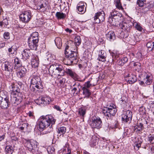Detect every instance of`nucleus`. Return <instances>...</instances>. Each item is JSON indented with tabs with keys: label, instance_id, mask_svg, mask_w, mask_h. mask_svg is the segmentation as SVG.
Returning a JSON list of instances; mask_svg holds the SVG:
<instances>
[{
	"label": "nucleus",
	"instance_id": "1",
	"mask_svg": "<svg viewBox=\"0 0 154 154\" xmlns=\"http://www.w3.org/2000/svg\"><path fill=\"white\" fill-rule=\"evenodd\" d=\"M76 47L75 43L72 41L70 40L67 42L65 49L66 59L65 60V62L67 61V64L70 65L73 63L74 60L76 59L77 53L72 51L74 49L75 50Z\"/></svg>",
	"mask_w": 154,
	"mask_h": 154
},
{
	"label": "nucleus",
	"instance_id": "2",
	"mask_svg": "<svg viewBox=\"0 0 154 154\" xmlns=\"http://www.w3.org/2000/svg\"><path fill=\"white\" fill-rule=\"evenodd\" d=\"M56 121V120L51 115L42 116L39 120V128L40 130H43L51 125V126L49 127L50 130L47 131V133H49L52 131V125L55 124Z\"/></svg>",
	"mask_w": 154,
	"mask_h": 154
},
{
	"label": "nucleus",
	"instance_id": "3",
	"mask_svg": "<svg viewBox=\"0 0 154 154\" xmlns=\"http://www.w3.org/2000/svg\"><path fill=\"white\" fill-rule=\"evenodd\" d=\"M11 91V102L12 104H19L22 101L23 95L20 92L19 88L15 85H12L10 87Z\"/></svg>",
	"mask_w": 154,
	"mask_h": 154
},
{
	"label": "nucleus",
	"instance_id": "4",
	"mask_svg": "<svg viewBox=\"0 0 154 154\" xmlns=\"http://www.w3.org/2000/svg\"><path fill=\"white\" fill-rule=\"evenodd\" d=\"M49 74L54 78L64 75L65 71L62 66L57 64L51 65L49 69Z\"/></svg>",
	"mask_w": 154,
	"mask_h": 154
},
{
	"label": "nucleus",
	"instance_id": "5",
	"mask_svg": "<svg viewBox=\"0 0 154 154\" xmlns=\"http://www.w3.org/2000/svg\"><path fill=\"white\" fill-rule=\"evenodd\" d=\"M31 84L30 89L31 91L34 92H36V91H42L43 86L41 79L38 76H33L31 80Z\"/></svg>",
	"mask_w": 154,
	"mask_h": 154
},
{
	"label": "nucleus",
	"instance_id": "6",
	"mask_svg": "<svg viewBox=\"0 0 154 154\" xmlns=\"http://www.w3.org/2000/svg\"><path fill=\"white\" fill-rule=\"evenodd\" d=\"M122 16V14L116 11H112L110 13L108 19V22L113 25H115L116 22H119V20Z\"/></svg>",
	"mask_w": 154,
	"mask_h": 154
},
{
	"label": "nucleus",
	"instance_id": "7",
	"mask_svg": "<svg viewBox=\"0 0 154 154\" xmlns=\"http://www.w3.org/2000/svg\"><path fill=\"white\" fill-rule=\"evenodd\" d=\"M26 146L29 150L33 154H41L37 146L36 142L33 140H28L26 142Z\"/></svg>",
	"mask_w": 154,
	"mask_h": 154
},
{
	"label": "nucleus",
	"instance_id": "8",
	"mask_svg": "<svg viewBox=\"0 0 154 154\" xmlns=\"http://www.w3.org/2000/svg\"><path fill=\"white\" fill-rule=\"evenodd\" d=\"M110 54L112 57V61H115L117 60L116 62L119 65H123L128 61V58L126 57H124L120 59L119 58V55L116 53L112 52Z\"/></svg>",
	"mask_w": 154,
	"mask_h": 154
},
{
	"label": "nucleus",
	"instance_id": "9",
	"mask_svg": "<svg viewBox=\"0 0 154 154\" xmlns=\"http://www.w3.org/2000/svg\"><path fill=\"white\" fill-rule=\"evenodd\" d=\"M51 100L48 97H39L38 98L35 100V103L41 106H44L49 104Z\"/></svg>",
	"mask_w": 154,
	"mask_h": 154
},
{
	"label": "nucleus",
	"instance_id": "10",
	"mask_svg": "<svg viewBox=\"0 0 154 154\" xmlns=\"http://www.w3.org/2000/svg\"><path fill=\"white\" fill-rule=\"evenodd\" d=\"M90 125L92 128L98 129L101 128L102 122L99 117L95 116L93 118Z\"/></svg>",
	"mask_w": 154,
	"mask_h": 154
},
{
	"label": "nucleus",
	"instance_id": "11",
	"mask_svg": "<svg viewBox=\"0 0 154 154\" xmlns=\"http://www.w3.org/2000/svg\"><path fill=\"white\" fill-rule=\"evenodd\" d=\"M111 108L106 107L105 109L103 110V113L106 117L108 120L112 116H114L117 112L116 109L113 106Z\"/></svg>",
	"mask_w": 154,
	"mask_h": 154
},
{
	"label": "nucleus",
	"instance_id": "12",
	"mask_svg": "<svg viewBox=\"0 0 154 154\" xmlns=\"http://www.w3.org/2000/svg\"><path fill=\"white\" fill-rule=\"evenodd\" d=\"M32 17L31 11L30 10L24 11L20 16L21 20L24 23H27L30 21Z\"/></svg>",
	"mask_w": 154,
	"mask_h": 154
},
{
	"label": "nucleus",
	"instance_id": "13",
	"mask_svg": "<svg viewBox=\"0 0 154 154\" xmlns=\"http://www.w3.org/2000/svg\"><path fill=\"white\" fill-rule=\"evenodd\" d=\"M105 16L104 11L97 13L94 17V22L96 23H99L105 20Z\"/></svg>",
	"mask_w": 154,
	"mask_h": 154
},
{
	"label": "nucleus",
	"instance_id": "14",
	"mask_svg": "<svg viewBox=\"0 0 154 154\" xmlns=\"http://www.w3.org/2000/svg\"><path fill=\"white\" fill-rule=\"evenodd\" d=\"M132 113L129 110H127L122 116V121L125 123L129 124L131 122Z\"/></svg>",
	"mask_w": 154,
	"mask_h": 154
},
{
	"label": "nucleus",
	"instance_id": "15",
	"mask_svg": "<svg viewBox=\"0 0 154 154\" xmlns=\"http://www.w3.org/2000/svg\"><path fill=\"white\" fill-rule=\"evenodd\" d=\"M132 113L129 110H127L122 116V121L125 123L129 124L131 122Z\"/></svg>",
	"mask_w": 154,
	"mask_h": 154
},
{
	"label": "nucleus",
	"instance_id": "16",
	"mask_svg": "<svg viewBox=\"0 0 154 154\" xmlns=\"http://www.w3.org/2000/svg\"><path fill=\"white\" fill-rule=\"evenodd\" d=\"M143 80L146 85H150L153 81V76L150 73H145Z\"/></svg>",
	"mask_w": 154,
	"mask_h": 154
},
{
	"label": "nucleus",
	"instance_id": "17",
	"mask_svg": "<svg viewBox=\"0 0 154 154\" xmlns=\"http://www.w3.org/2000/svg\"><path fill=\"white\" fill-rule=\"evenodd\" d=\"M3 70L10 73L12 72L13 68V64L8 62H6L2 65Z\"/></svg>",
	"mask_w": 154,
	"mask_h": 154
},
{
	"label": "nucleus",
	"instance_id": "18",
	"mask_svg": "<svg viewBox=\"0 0 154 154\" xmlns=\"http://www.w3.org/2000/svg\"><path fill=\"white\" fill-rule=\"evenodd\" d=\"M125 80H127L128 82L130 84H132L134 83L137 81V77L134 75L131 74H129L126 76Z\"/></svg>",
	"mask_w": 154,
	"mask_h": 154
},
{
	"label": "nucleus",
	"instance_id": "19",
	"mask_svg": "<svg viewBox=\"0 0 154 154\" xmlns=\"http://www.w3.org/2000/svg\"><path fill=\"white\" fill-rule=\"evenodd\" d=\"M23 56L28 59L32 58L34 57L33 55L32 51L29 49H26L23 50L22 53Z\"/></svg>",
	"mask_w": 154,
	"mask_h": 154
},
{
	"label": "nucleus",
	"instance_id": "20",
	"mask_svg": "<svg viewBox=\"0 0 154 154\" xmlns=\"http://www.w3.org/2000/svg\"><path fill=\"white\" fill-rule=\"evenodd\" d=\"M39 38L38 33L35 32H33L28 38V41L34 42H39Z\"/></svg>",
	"mask_w": 154,
	"mask_h": 154
},
{
	"label": "nucleus",
	"instance_id": "21",
	"mask_svg": "<svg viewBox=\"0 0 154 154\" xmlns=\"http://www.w3.org/2000/svg\"><path fill=\"white\" fill-rule=\"evenodd\" d=\"M106 35L107 39L111 42L113 41L116 38L115 33L112 31H109Z\"/></svg>",
	"mask_w": 154,
	"mask_h": 154
},
{
	"label": "nucleus",
	"instance_id": "22",
	"mask_svg": "<svg viewBox=\"0 0 154 154\" xmlns=\"http://www.w3.org/2000/svg\"><path fill=\"white\" fill-rule=\"evenodd\" d=\"M11 102L10 101L8 97H6L4 100H2L0 104L1 107L3 109H6L8 107L9 103Z\"/></svg>",
	"mask_w": 154,
	"mask_h": 154
},
{
	"label": "nucleus",
	"instance_id": "23",
	"mask_svg": "<svg viewBox=\"0 0 154 154\" xmlns=\"http://www.w3.org/2000/svg\"><path fill=\"white\" fill-rule=\"evenodd\" d=\"M135 141H134V148L135 150H138L141 146V144L142 143V139L140 138H135Z\"/></svg>",
	"mask_w": 154,
	"mask_h": 154
},
{
	"label": "nucleus",
	"instance_id": "24",
	"mask_svg": "<svg viewBox=\"0 0 154 154\" xmlns=\"http://www.w3.org/2000/svg\"><path fill=\"white\" fill-rule=\"evenodd\" d=\"M106 57V53L104 50H101L99 53L97 60L100 61L105 62Z\"/></svg>",
	"mask_w": 154,
	"mask_h": 154
},
{
	"label": "nucleus",
	"instance_id": "25",
	"mask_svg": "<svg viewBox=\"0 0 154 154\" xmlns=\"http://www.w3.org/2000/svg\"><path fill=\"white\" fill-rule=\"evenodd\" d=\"M28 45L29 48L32 50H36L38 45V42L28 41Z\"/></svg>",
	"mask_w": 154,
	"mask_h": 154
},
{
	"label": "nucleus",
	"instance_id": "26",
	"mask_svg": "<svg viewBox=\"0 0 154 154\" xmlns=\"http://www.w3.org/2000/svg\"><path fill=\"white\" fill-rule=\"evenodd\" d=\"M154 6V2L151 1L147 4H145L143 6L144 12H146Z\"/></svg>",
	"mask_w": 154,
	"mask_h": 154
},
{
	"label": "nucleus",
	"instance_id": "27",
	"mask_svg": "<svg viewBox=\"0 0 154 154\" xmlns=\"http://www.w3.org/2000/svg\"><path fill=\"white\" fill-rule=\"evenodd\" d=\"M47 5L45 2L40 3L37 5V9L41 12H44L46 10Z\"/></svg>",
	"mask_w": 154,
	"mask_h": 154
},
{
	"label": "nucleus",
	"instance_id": "28",
	"mask_svg": "<svg viewBox=\"0 0 154 154\" xmlns=\"http://www.w3.org/2000/svg\"><path fill=\"white\" fill-rule=\"evenodd\" d=\"M119 26L122 30L126 31L127 32H129L131 28V26L125 23L120 24Z\"/></svg>",
	"mask_w": 154,
	"mask_h": 154
},
{
	"label": "nucleus",
	"instance_id": "29",
	"mask_svg": "<svg viewBox=\"0 0 154 154\" xmlns=\"http://www.w3.org/2000/svg\"><path fill=\"white\" fill-rule=\"evenodd\" d=\"M31 64L32 66L36 67L38 66L39 64V60L38 58L35 56H34L33 58H31Z\"/></svg>",
	"mask_w": 154,
	"mask_h": 154
},
{
	"label": "nucleus",
	"instance_id": "30",
	"mask_svg": "<svg viewBox=\"0 0 154 154\" xmlns=\"http://www.w3.org/2000/svg\"><path fill=\"white\" fill-rule=\"evenodd\" d=\"M26 70L25 68L24 67H21V69L19 71L17 72V76L20 78H23L25 77L26 74Z\"/></svg>",
	"mask_w": 154,
	"mask_h": 154
},
{
	"label": "nucleus",
	"instance_id": "31",
	"mask_svg": "<svg viewBox=\"0 0 154 154\" xmlns=\"http://www.w3.org/2000/svg\"><path fill=\"white\" fill-rule=\"evenodd\" d=\"M14 68L15 69H18L22 66L21 60L18 58L16 57L14 59Z\"/></svg>",
	"mask_w": 154,
	"mask_h": 154
},
{
	"label": "nucleus",
	"instance_id": "32",
	"mask_svg": "<svg viewBox=\"0 0 154 154\" xmlns=\"http://www.w3.org/2000/svg\"><path fill=\"white\" fill-rule=\"evenodd\" d=\"M66 128L65 127L63 126L59 128L57 131V136H60L62 135H63L66 133Z\"/></svg>",
	"mask_w": 154,
	"mask_h": 154
},
{
	"label": "nucleus",
	"instance_id": "33",
	"mask_svg": "<svg viewBox=\"0 0 154 154\" xmlns=\"http://www.w3.org/2000/svg\"><path fill=\"white\" fill-rule=\"evenodd\" d=\"M56 46L58 48H60L62 44V39L60 38H56L54 40Z\"/></svg>",
	"mask_w": 154,
	"mask_h": 154
},
{
	"label": "nucleus",
	"instance_id": "34",
	"mask_svg": "<svg viewBox=\"0 0 154 154\" xmlns=\"http://www.w3.org/2000/svg\"><path fill=\"white\" fill-rule=\"evenodd\" d=\"M98 138L95 136H93L91 140V145L92 147H94L98 144Z\"/></svg>",
	"mask_w": 154,
	"mask_h": 154
},
{
	"label": "nucleus",
	"instance_id": "35",
	"mask_svg": "<svg viewBox=\"0 0 154 154\" xmlns=\"http://www.w3.org/2000/svg\"><path fill=\"white\" fill-rule=\"evenodd\" d=\"M85 8L84 4L82 2H80L78 5L77 9L79 12H84L85 11L84 10Z\"/></svg>",
	"mask_w": 154,
	"mask_h": 154
},
{
	"label": "nucleus",
	"instance_id": "36",
	"mask_svg": "<svg viewBox=\"0 0 154 154\" xmlns=\"http://www.w3.org/2000/svg\"><path fill=\"white\" fill-rule=\"evenodd\" d=\"M143 128V125L142 123H140L139 124H137V126L134 127V131L137 130L136 131L139 133L142 130Z\"/></svg>",
	"mask_w": 154,
	"mask_h": 154
},
{
	"label": "nucleus",
	"instance_id": "37",
	"mask_svg": "<svg viewBox=\"0 0 154 154\" xmlns=\"http://www.w3.org/2000/svg\"><path fill=\"white\" fill-rule=\"evenodd\" d=\"M82 90H83V94L85 95V97L88 98L91 95V92L88 89L85 88H82Z\"/></svg>",
	"mask_w": 154,
	"mask_h": 154
},
{
	"label": "nucleus",
	"instance_id": "38",
	"mask_svg": "<svg viewBox=\"0 0 154 154\" xmlns=\"http://www.w3.org/2000/svg\"><path fill=\"white\" fill-rule=\"evenodd\" d=\"M56 16L58 19H63L65 18L66 15L63 13L57 12L56 13Z\"/></svg>",
	"mask_w": 154,
	"mask_h": 154
},
{
	"label": "nucleus",
	"instance_id": "39",
	"mask_svg": "<svg viewBox=\"0 0 154 154\" xmlns=\"http://www.w3.org/2000/svg\"><path fill=\"white\" fill-rule=\"evenodd\" d=\"M153 44V43L152 42H149L147 43L146 46L148 48V50L149 51H151L154 50L153 46L154 44Z\"/></svg>",
	"mask_w": 154,
	"mask_h": 154
},
{
	"label": "nucleus",
	"instance_id": "40",
	"mask_svg": "<svg viewBox=\"0 0 154 154\" xmlns=\"http://www.w3.org/2000/svg\"><path fill=\"white\" fill-rule=\"evenodd\" d=\"M81 42V40L80 36H77L75 38V42L74 43H75L76 48H77V46H79L80 45Z\"/></svg>",
	"mask_w": 154,
	"mask_h": 154
},
{
	"label": "nucleus",
	"instance_id": "41",
	"mask_svg": "<svg viewBox=\"0 0 154 154\" xmlns=\"http://www.w3.org/2000/svg\"><path fill=\"white\" fill-rule=\"evenodd\" d=\"M133 24L137 30L140 31H142L143 28L140 26V24L139 23L135 22L133 23Z\"/></svg>",
	"mask_w": 154,
	"mask_h": 154
},
{
	"label": "nucleus",
	"instance_id": "42",
	"mask_svg": "<svg viewBox=\"0 0 154 154\" xmlns=\"http://www.w3.org/2000/svg\"><path fill=\"white\" fill-rule=\"evenodd\" d=\"M78 113L80 116L84 117L86 113V109L84 108H80L79 109Z\"/></svg>",
	"mask_w": 154,
	"mask_h": 154
},
{
	"label": "nucleus",
	"instance_id": "43",
	"mask_svg": "<svg viewBox=\"0 0 154 154\" xmlns=\"http://www.w3.org/2000/svg\"><path fill=\"white\" fill-rule=\"evenodd\" d=\"M8 24L7 19H4L2 21L0 22V26L2 28H4Z\"/></svg>",
	"mask_w": 154,
	"mask_h": 154
},
{
	"label": "nucleus",
	"instance_id": "44",
	"mask_svg": "<svg viewBox=\"0 0 154 154\" xmlns=\"http://www.w3.org/2000/svg\"><path fill=\"white\" fill-rule=\"evenodd\" d=\"M65 72L72 78H73L75 76V73L70 69H67Z\"/></svg>",
	"mask_w": 154,
	"mask_h": 154
},
{
	"label": "nucleus",
	"instance_id": "45",
	"mask_svg": "<svg viewBox=\"0 0 154 154\" xmlns=\"http://www.w3.org/2000/svg\"><path fill=\"white\" fill-rule=\"evenodd\" d=\"M129 130L128 129H125L123 134V137H128L130 136V132L129 131Z\"/></svg>",
	"mask_w": 154,
	"mask_h": 154
},
{
	"label": "nucleus",
	"instance_id": "46",
	"mask_svg": "<svg viewBox=\"0 0 154 154\" xmlns=\"http://www.w3.org/2000/svg\"><path fill=\"white\" fill-rule=\"evenodd\" d=\"M115 3V5L116 7L118 9L120 10H121L122 11L124 9L120 1L117 2Z\"/></svg>",
	"mask_w": 154,
	"mask_h": 154
},
{
	"label": "nucleus",
	"instance_id": "47",
	"mask_svg": "<svg viewBox=\"0 0 154 154\" xmlns=\"http://www.w3.org/2000/svg\"><path fill=\"white\" fill-rule=\"evenodd\" d=\"M6 151L8 153L11 154L13 152V148L11 146H6Z\"/></svg>",
	"mask_w": 154,
	"mask_h": 154
},
{
	"label": "nucleus",
	"instance_id": "48",
	"mask_svg": "<svg viewBox=\"0 0 154 154\" xmlns=\"http://www.w3.org/2000/svg\"><path fill=\"white\" fill-rule=\"evenodd\" d=\"M14 45L12 46L11 48L8 49V51L11 54H14L16 52V49L14 48Z\"/></svg>",
	"mask_w": 154,
	"mask_h": 154
},
{
	"label": "nucleus",
	"instance_id": "49",
	"mask_svg": "<svg viewBox=\"0 0 154 154\" xmlns=\"http://www.w3.org/2000/svg\"><path fill=\"white\" fill-rule=\"evenodd\" d=\"M146 2V0H138L137 1V3L140 7L144 6V2Z\"/></svg>",
	"mask_w": 154,
	"mask_h": 154
},
{
	"label": "nucleus",
	"instance_id": "50",
	"mask_svg": "<svg viewBox=\"0 0 154 154\" xmlns=\"http://www.w3.org/2000/svg\"><path fill=\"white\" fill-rule=\"evenodd\" d=\"M90 82L88 81L85 82L84 85V86L82 88H85L88 89L91 87V84L90 83Z\"/></svg>",
	"mask_w": 154,
	"mask_h": 154
},
{
	"label": "nucleus",
	"instance_id": "51",
	"mask_svg": "<svg viewBox=\"0 0 154 154\" xmlns=\"http://www.w3.org/2000/svg\"><path fill=\"white\" fill-rule=\"evenodd\" d=\"M59 79H58V82L61 85H64V84L65 83L66 79L65 78H62L61 79H60V78H58Z\"/></svg>",
	"mask_w": 154,
	"mask_h": 154
},
{
	"label": "nucleus",
	"instance_id": "52",
	"mask_svg": "<svg viewBox=\"0 0 154 154\" xmlns=\"http://www.w3.org/2000/svg\"><path fill=\"white\" fill-rule=\"evenodd\" d=\"M47 150L49 153V152H50V153H52L54 152L55 149L53 147H49L48 148Z\"/></svg>",
	"mask_w": 154,
	"mask_h": 154
},
{
	"label": "nucleus",
	"instance_id": "53",
	"mask_svg": "<svg viewBox=\"0 0 154 154\" xmlns=\"http://www.w3.org/2000/svg\"><path fill=\"white\" fill-rule=\"evenodd\" d=\"M4 38L5 39H8L10 38V33L8 32H5L3 35Z\"/></svg>",
	"mask_w": 154,
	"mask_h": 154
},
{
	"label": "nucleus",
	"instance_id": "54",
	"mask_svg": "<svg viewBox=\"0 0 154 154\" xmlns=\"http://www.w3.org/2000/svg\"><path fill=\"white\" fill-rule=\"evenodd\" d=\"M149 141L152 143H154V135H152L150 137H149Z\"/></svg>",
	"mask_w": 154,
	"mask_h": 154
},
{
	"label": "nucleus",
	"instance_id": "55",
	"mask_svg": "<svg viewBox=\"0 0 154 154\" xmlns=\"http://www.w3.org/2000/svg\"><path fill=\"white\" fill-rule=\"evenodd\" d=\"M74 86H76L78 88L80 89V88H81V87L80 85V84L78 82H75L74 84L73 85V87Z\"/></svg>",
	"mask_w": 154,
	"mask_h": 154
},
{
	"label": "nucleus",
	"instance_id": "56",
	"mask_svg": "<svg viewBox=\"0 0 154 154\" xmlns=\"http://www.w3.org/2000/svg\"><path fill=\"white\" fill-rule=\"evenodd\" d=\"M54 109H56V110H57L58 111H62V110L61 109L60 107L58 106L57 105H55L54 106Z\"/></svg>",
	"mask_w": 154,
	"mask_h": 154
},
{
	"label": "nucleus",
	"instance_id": "57",
	"mask_svg": "<svg viewBox=\"0 0 154 154\" xmlns=\"http://www.w3.org/2000/svg\"><path fill=\"white\" fill-rule=\"evenodd\" d=\"M28 115L30 117H33L34 116L33 113L31 111H29L28 112Z\"/></svg>",
	"mask_w": 154,
	"mask_h": 154
},
{
	"label": "nucleus",
	"instance_id": "58",
	"mask_svg": "<svg viewBox=\"0 0 154 154\" xmlns=\"http://www.w3.org/2000/svg\"><path fill=\"white\" fill-rule=\"evenodd\" d=\"M5 43L4 42L0 44V48H3L5 46Z\"/></svg>",
	"mask_w": 154,
	"mask_h": 154
},
{
	"label": "nucleus",
	"instance_id": "59",
	"mask_svg": "<svg viewBox=\"0 0 154 154\" xmlns=\"http://www.w3.org/2000/svg\"><path fill=\"white\" fill-rule=\"evenodd\" d=\"M77 90V88L76 87H74L72 90V91L73 92V94H74L75 92V91H76Z\"/></svg>",
	"mask_w": 154,
	"mask_h": 154
},
{
	"label": "nucleus",
	"instance_id": "60",
	"mask_svg": "<svg viewBox=\"0 0 154 154\" xmlns=\"http://www.w3.org/2000/svg\"><path fill=\"white\" fill-rule=\"evenodd\" d=\"M139 84L140 85H145V82H144V81L143 80V81H140V82H139Z\"/></svg>",
	"mask_w": 154,
	"mask_h": 154
},
{
	"label": "nucleus",
	"instance_id": "61",
	"mask_svg": "<svg viewBox=\"0 0 154 154\" xmlns=\"http://www.w3.org/2000/svg\"><path fill=\"white\" fill-rule=\"evenodd\" d=\"M65 31L67 32H69L70 33H71L72 32V30L71 29H70L68 28L65 29Z\"/></svg>",
	"mask_w": 154,
	"mask_h": 154
},
{
	"label": "nucleus",
	"instance_id": "62",
	"mask_svg": "<svg viewBox=\"0 0 154 154\" xmlns=\"http://www.w3.org/2000/svg\"><path fill=\"white\" fill-rule=\"evenodd\" d=\"M5 136L4 135H2V136L0 135V141H2L5 138Z\"/></svg>",
	"mask_w": 154,
	"mask_h": 154
},
{
	"label": "nucleus",
	"instance_id": "63",
	"mask_svg": "<svg viewBox=\"0 0 154 154\" xmlns=\"http://www.w3.org/2000/svg\"><path fill=\"white\" fill-rule=\"evenodd\" d=\"M20 129L21 130H23L24 129V127H21L20 128Z\"/></svg>",
	"mask_w": 154,
	"mask_h": 154
},
{
	"label": "nucleus",
	"instance_id": "64",
	"mask_svg": "<svg viewBox=\"0 0 154 154\" xmlns=\"http://www.w3.org/2000/svg\"><path fill=\"white\" fill-rule=\"evenodd\" d=\"M2 11V8L1 7H0V15L1 14Z\"/></svg>",
	"mask_w": 154,
	"mask_h": 154
}]
</instances>
